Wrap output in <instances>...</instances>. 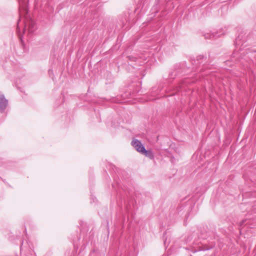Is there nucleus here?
<instances>
[{
    "label": "nucleus",
    "instance_id": "nucleus-2",
    "mask_svg": "<svg viewBox=\"0 0 256 256\" xmlns=\"http://www.w3.org/2000/svg\"><path fill=\"white\" fill-rule=\"evenodd\" d=\"M27 26L28 27V30L30 32H34L36 29L34 22L31 19L28 20L26 22H25L24 30Z\"/></svg>",
    "mask_w": 256,
    "mask_h": 256
},
{
    "label": "nucleus",
    "instance_id": "nucleus-6",
    "mask_svg": "<svg viewBox=\"0 0 256 256\" xmlns=\"http://www.w3.org/2000/svg\"><path fill=\"white\" fill-rule=\"evenodd\" d=\"M220 36V35H218V36H216V35H214V34H210V38H214V37H218V36Z\"/></svg>",
    "mask_w": 256,
    "mask_h": 256
},
{
    "label": "nucleus",
    "instance_id": "nucleus-4",
    "mask_svg": "<svg viewBox=\"0 0 256 256\" xmlns=\"http://www.w3.org/2000/svg\"><path fill=\"white\" fill-rule=\"evenodd\" d=\"M8 100L5 98L4 95L0 96V110H4L8 105Z\"/></svg>",
    "mask_w": 256,
    "mask_h": 256
},
{
    "label": "nucleus",
    "instance_id": "nucleus-3",
    "mask_svg": "<svg viewBox=\"0 0 256 256\" xmlns=\"http://www.w3.org/2000/svg\"><path fill=\"white\" fill-rule=\"evenodd\" d=\"M18 2L20 4V16H21L24 13H27L28 10L24 0H18Z\"/></svg>",
    "mask_w": 256,
    "mask_h": 256
},
{
    "label": "nucleus",
    "instance_id": "nucleus-1",
    "mask_svg": "<svg viewBox=\"0 0 256 256\" xmlns=\"http://www.w3.org/2000/svg\"><path fill=\"white\" fill-rule=\"evenodd\" d=\"M131 144L138 152L140 154L145 150L144 146L140 140L136 139H133L131 142Z\"/></svg>",
    "mask_w": 256,
    "mask_h": 256
},
{
    "label": "nucleus",
    "instance_id": "nucleus-5",
    "mask_svg": "<svg viewBox=\"0 0 256 256\" xmlns=\"http://www.w3.org/2000/svg\"><path fill=\"white\" fill-rule=\"evenodd\" d=\"M141 154H144L146 156L149 158L150 159H153L154 158V154L150 150H146L145 149V150H144V152H142Z\"/></svg>",
    "mask_w": 256,
    "mask_h": 256
},
{
    "label": "nucleus",
    "instance_id": "nucleus-7",
    "mask_svg": "<svg viewBox=\"0 0 256 256\" xmlns=\"http://www.w3.org/2000/svg\"><path fill=\"white\" fill-rule=\"evenodd\" d=\"M17 29H18V30L19 29V28H18V23Z\"/></svg>",
    "mask_w": 256,
    "mask_h": 256
}]
</instances>
